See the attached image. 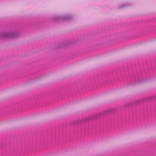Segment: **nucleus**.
Returning a JSON list of instances; mask_svg holds the SVG:
<instances>
[{"label":"nucleus","mask_w":156,"mask_h":156,"mask_svg":"<svg viewBox=\"0 0 156 156\" xmlns=\"http://www.w3.org/2000/svg\"><path fill=\"white\" fill-rule=\"evenodd\" d=\"M8 35H6V37H8Z\"/></svg>","instance_id":"1"}]
</instances>
